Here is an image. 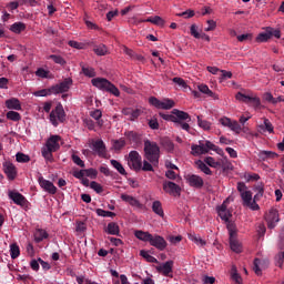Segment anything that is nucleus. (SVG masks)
Segmentation results:
<instances>
[{"label":"nucleus","instance_id":"1","mask_svg":"<svg viewBox=\"0 0 284 284\" xmlns=\"http://www.w3.org/2000/svg\"><path fill=\"white\" fill-rule=\"evenodd\" d=\"M237 192H240L241 199H242V205L244 207H248V210H252L253 212H257V210H261V206H258V203H256V197H253L252 191L247 190V185L243 182L237 183Z\"/></svg>","mask_w":284,"mask_h":284},{"label":"nucleus","instance_id":"2","mask_svg":"<svg viewBox=\"0 0 284 284\" xmlns=\"http://www.w3.org/2000/svg\"><path fill=\"white\" fill-rule=\"evenodd\" d=\"M210 150L216 152V154H220V156H223L224 154L223 149L216 146L210 140L199 141V144H193L191 146V152L193 156H201V154H207Z\"/></svg>","mask_w":284,"mask_h":284},{"label":"nucleus","instance_id":"3","mask_svg":"<svg viewBox=\"0 0 284 284\" xmlns=\"http://www.w3.org/2000/svg\"><path fill=\"white\" fill-rule=\"evenodd\" d=\"M226 230L229 232V243L230 248L235 254H241L243 252V243L239 241V230L236 229V224L234 222H227Z\"/></svg>","mask_w":284,"mask_h":284},{"label":"nucleus","instance_id":"4","mask_svg":"<svg viewBox=\"0 0 284 284\" xmlns=\"http://www.w3.org/2000/svg\"><path fill=\"white\" fill-rule=\"evenodd\" d=\"M161 155V149L156 142L150 140L144 141V156L152 165H159V156Z\"/></svg>","mask_w":284,"mask_h":284},{"label":"nucleus","instance_id":"5","mask_svg":"<svg viewBox=\"0 0 284 284\" xmlns=\"http://www.w3.org/2000/svg\"><path fill=\"white\" fill-rule=\"evenodd\" d=\"M91 83L94 88H98V90H102L103 92H109L110 94H113V97H121V92L119 91V88H116V85H114L108 79L94 78L91 80Z\"/></svg>","mask_w":284,"mask_h":284},{"label":"nucleus","instance_id":"6","mask_svg":"<svg viewBox=\"0 0 284 284\" xmlns=\"http://www.w3.org/2000/svg\"><path fill=\"white\" fill-rule=\"evenodd\" d=\"M236 101H240V103H246V105H250L251 108H260L261 106V98L256 97L254 93H243L237 92L235 95Z\"/></svg>","mask_w":284,"mask_h":284},{"label":"nucleus","instance_id":"7","mask_svg":"<svg viewBox=\"0 0 284 284\" xmlns=\"http://www.w3.org/2000/svg\"><path fill=\"white\" fill-rule=\"evenodd\" d=\"M50 123L57 128L59 123H63L65 121V110H63V105L58 104L49 115Z\"/></svg>","mask_w":284,"mask_h":284},{"label":"nucleus","instance_id":"8","mask_svg":"<svg viewBox=\"0 0 284 284\" xmlns=\"http://www.w3.org/2000/svg\"><path fill=\"white\" fill-rule=\"evenodd\" d=\"M125 161L130 170H134V172H141L143 160L141 154H139L136 151H131L129 156H125Z\"/></svg>","mask_w":284,"mask_h":284},{"label":"nucleus","instance_id":"9","mask_svg":"<svg viewBox=\"0 0 284 284\" xmlns=\"http://www.w3.org/2000/svg\"><path fill=\"white\" fill-rule=\"evenodd\" d=\"M149 103L158 110H172L174 102L171 99L159 100L155 97L149 99Z\"/></svg>","mask_w":284,"mask_h":284},{"label":"nucleus","instance_id":"10","mask_svg":"<svg viewBox=\"0 0 284 284\" xmlns=\"http://www.w3.org/2000/svg\"><path fill=\"white\" fill-rule=\"evenodd\" d=\"M223 128H230L235 134H241V124L236 120H232L227 116H223L219 120Z\"/></svg>","mask_w":284,"mask_h":284},{"label":"nucleus","instance_id":"11","mask_svg":"<svg viewBox=\"0 0 284 284\" xmlns=\"http://www.w3.org/2000/svg\"><path fill=\"white\" fill-rule=\"evenodd\" d=\"M204 163L209 165L210 168H223V170L230 169V161H227V158H224L222 161H216L212 156H207L204 159Z\"/></svg>","mask_w":284,"mask_h":284},{"label":"nucleus","instance_id":"12","mask_svg":"<svg viewBox=\"0 0 284 284\" xmlns=\"http://www.w3.org/2000/svg\"><path fill=\"white\" fill-rule=\"evenodd\" d=\"M38 183L44 192H48V194H57V186L50 180H45L40 175L38 178Z\"/></svg>","mask_w":284,"mask_h":284},{"label":"nucleus","instance_id":"13","mask_svg":"<svg viewBox=\"0 0 284 284\" xmlns=\"http://www.w3.org/2000/svg\"><path fill=\"white\" fill-rule=\"evenodd\" d=\"M149 243L150 245H152V247L160 250V252H163V250L168 247V242L161 235H151V240L149 241Z\"/></svg>","mask_w":284,"mask_h":284},{"label":"nucleus","instance_id":"14","mask_svg":"<svg viewBox=\"0 0 284 284\" xmlns=\"http://www.w3.org/2000/svg\"><path fill=\"white\" fill-rule=\"evenodd\" d=\"M281 219L278 217V210L271 209L268 213L266 214V223L270 227V230H274L276 227V223H278Z\"/></svg>","mask_w":284,"mask_h":284},{"label":"nucleus","instance_id":"15","mask_svg":"<svg viewBox=\"0 0 284 284\" xmlns=\"http://www.w3.org/2000/svg\"><path fill=\"white\" fill-rule=\"evenodd\" d=\"M70 85H72V79H65L61 83L51 88L53 90V94H63V92H68L70 90Z\"/></svg>","mask_w":284,"mask_h":284},{"label":"nucleus","instance_id":"16","mask_svg":"<svg viewBox=\"0 0 284 284\" xmlns=\"http://www.w3.org/2000/svg\"><path fill=\"white\" fill-rule=\"evenodd\" d=\"M163 190L166 194H171V196H179L181 194V186L174 182H164Z\"/></svg>","mask_w":284,"mask_h":284},{"label":"nucleus","instance_id":"17","mask_svg":"<svg viewBox=\"0 0 284 284\" xmlns=\"http://www.w3.org/2000/svg\"><path fill=\"white\" fill-rule=\"evenodd\" d=\"M2 168H3L4 174H7V179H9V181H14V179H17V166H14V164H12V162H4L2 164Z\"/></svg>","mask_w":284,"mask_h":284},{"label":"nucleus","instance_id":"18","mask_svg":"<svg viewBox=\"0 0 284 284\" xmlns=\"http://www.w3.org/2000/svg\"><path fill=\"white\" fill-rule=\"evenodd\" d=\"M268 265H270L268 260L255 258L253 271L257 276H261V274H263V270H267Z\"/></svg>","mask_w":284,"mask_h":284},{"label":"nucleus","instance_id":"19","mask_svg":"<svg viewBox=\"0 0 284 284\" xmlns=\"http://www.w3.org/2000/svg\"><path fill=\"white\" fill-rule=\"evenodd\" d=\"M174 267V261H166L165 263L160 264L156 266V271L160 272L163 276H171L172 270Z\"/></svg>","mask_w":284,"mask_h":284},{"label":"nucleus","instance_id":"20","mask_svg":"<svg viewBox=\"0 0 284 284\" xmlns=\"http://www.w3.org/2000/svg\"><path fill=\"white\" fill-rule=\"evenodd\" d=\"M91 149L93 152H97L98 156H101L102 159H105V155L108 154L105 151V143L103 140H97L92 143Z\"/></svg>","mask_w":284,"mask_h":284},{"label":"nucleus","instance_id":"21","mask_svg":"<svg viewBox=\"0 0 284 284\" xmlns=\"http://www.w3.org/2000/svg\"><path fill=\"white\" fill-rule=\"evenodd\" d=\"M225 203H227V200H225L223 204L217 207V214L220 219H222V221H225L227 223V221L232 219V212L227 210V205Z\"/></svg>","mask_w":284,"mask_h":284},{"label":"nucleus","instance_id":"22","mask_svg":"<svg viewBox=\"0 0 284 284\" xmlns=\"http://www.w3.org/2000/svg\"><path fill=\"white\" fill-rule=\"evenodd\" d=\"M122 114L126 116L129 121H136L139 116H141V110L140 109H132V108H124L122 110Z\"/></svg>","mask_w":284,"mask_h":284},{"label":"nucleus","instance_id":"23","mask_svg":"<svg viewBox=\"0 0 284 284\" xmlns=\"http://www.w3.org/2000/svg\"><path fill=\"white\" fill-rule=\"evenodd\" d=\"M59 141H61V136L59 135H51L47 142H45V146L51 149L53 152H57V150H59V148H61V145L59 144Z\"/></svg>","mask_w":284,"mask_h":284},{"label":"nucleus","instance_id":"24","mask_svg":"<svg viewBox=\"0 0 284 284\" xmlns=\"http://www.w3.org/2000/svg\"><path fill=\"white\" fill-rule=\"evenodd\" d=\"M257 132H260V134H265V132L273 134L274 125H272V122L268 119H264L263 124L257 125Z\"/></svg>","mask_w":284,"mask_h":284},{"label":"nucleus","instance_id":"25","mask_svg":"<svg viewBox=\"0 0 284 284\" xmlns=\"http://www.w3.org/2000/svg\"><path fill=\"white\" fill-rule=\"evenodd\" d=\"M8 196L16 203V205H26V197L21 193L9 191Z\"/></svg>","mask_w":284,"mask_h":284},{"label":"nucleus","instance_id":"26","mask_svg":"<svg viewBox=\"0 0 284 284\" xmlns=\"http://www.w3.org/2000/svg\"><path fill=\"white\" fill-rule=\"evenodd\" d=\"M186 181L189 183V185H191V187H203V178L199 176V175H187Z\"/></svg>","mask_w":284,"mask_h":284},{"label":"nucleus","instance_id":"27","mask_svg":"<svg viewBox=\"0 0 284 284\" xmlns=\"http://www.w3.org/2000/svg\"><path fill=\"white\" fill-rule=\"evenodd\" d=\"M172 114H174L176 119L175 123H181V121H192V118H190L187 112L181 111L179 109H173Z\"/></svg>","mask_w":284,"mask_h":284},{"label":"nucleus","instance_id":"28","mask_svg":"<svg viewBox=\"0 0 284 284\" xmlns=\"http://www.w3.org/2000/svg\"><path fill=\"white\" fill-rule=\"evenodd\" d=\"M189 239L192 241V243H195L197 247H205L207 245V242L196 233H189Z\"/></svg>","mask_w":284,"mask_h":284},{"label":"nucleus","instance_id":"29","mask_svg":"<svg viewBox=\"0 0 284 284\" xmlns=\"http://www.w3.org/2000/svg\"><path fill=\"white\" fill-rule=\"evenodd\" d=\"M121 199L124 203H129L132 207H141V202L136 200V197L129 195V194H121Z\"/></svg>","mask_w":284,"mask_h":284},{"label":"nucleus","instance_id":"30","mask_svg":"<svg viewBox=\"0 0 284 284\" xmlns=\"http://www.w3.org/2000/svg\"><path fill=\"white\" fill-rule=\"evenodd\" d=\"M6 108L8 110H21V102L17 98H12L6 101Z\"/></svg>","mask_w":284,"mask_h":284},{"label":"nucleus","instance_id":"31","mask_svg":"<svg viewBox=\"0 0 284 284\" xmlns=\"http://www.w3.org/2000/svg\"><path fill=\"white\" fill-rule=\"evenodd\" d=\"M33 236L36 243H41V241H45V239H48V232L43 229H37Z\"/></svg>","mask_w":284,"mask_h":284},{"label":"nucleus","instance_id":"32","mask_svg":"<svg viewBox=\"0 0 284 284\" xmlns=\"http://www.w3.org/2000/svg\"><path fill=\"white\" fill-rule=\"evenodd\" d=\"M134 236L139 239V241H143L144 243H150L152 239V234L150 232L144 231H135Z\"/></svg>","mask_w":284,"mask_h":284},{"label":"nucleus","instance_id":"33","mask_svg":"<svg viewBox=\"0 0 284 284\" xmlns=\"http://www.w3.org/2000/svg\"><path fill=\"white\" fill-rule=\"evenodd\" d=\"M197 89L200 90V92H202V94H206L207 97H211L212 99H215V100L219 99V95L212 92V90H210V87H207L206 84H200L197 85Z\"/></svg>","mask_w":284,"mask_h":284},{"label":"nucleus","instance_id":"34","mask_svg":"<svg viewBox=\"0 0 284 284\" xmlns=\"http://www.w3.org/2000/svg\"><path fill=\"white\" fill-rule=\"evenodd\" d=\"M152 210L154 214H156L158 216H161V219L165 216V212H163V205L161 204V201H154L152 203Z\"/></svg>","mask_w":284,"mask_h":284},{"label":"nucleus","instance_id":"35","mask_svg":"<svg viewBox=\"0 0 284 284\" xmlns=\"http://www.w3.org/2000/svg\"><path fill=\"white\" fill-rule=\"evenodd\" d=\"M41 152L47 163H52V161H54V158L52 156V152L54 151L52 149H49V146L44 145Z\"/></svg>","mask_w":284,"mask_h":284},{"label":"nucleus","instance_id":"36","mask_svg":"<svg viewBox=\"0 0 284 284\" xmlns=\"http://www.w3.org/2000/svg\"><path fill=\"white\" fill-rule=\"evenodd\" d=\"M272 39V28H267L265 32H262L257 36V41L260 43H265Z\"/></svg>","mask_w":284,"mask_h":284},{"label":"nucleus","instance_id":"37","mask_svg":"<svg viewBox=\"0 0 284 284\" xmlns=\"http://www.w3.org/2000/svg\"><path fill=\"white\" fill-rule=\"evenodd\" d=\"M111 165L119 172V174H122V176H125L128 172L125 171V168H123V164L116 160H111L110 161Z\"/></svg>","mask_w":284,"mask_h":284},{"label":"nucleus","instance_id":"38","mask_svg":"<svg viewBox=\"0 0 284 284\" xmlns=\"http://www.w3.org/2000/svg\"><path fill=\"white\" fill-rule=\"evenodd\" d=\"M90 116H92V119H94L95 121H98V125L100 128L103 126V120H101V116H103V112H101V110L95 109L93 111L90 112Z\"/></svg>","mask_w":284,"mask_h":284},{"label":"nucleus","instance_id":"39","mask_svg":"<svg viewBox=\"0 0 284 284\" xmlns=\"http://www.w3.org/2000/svg\"><path fill=\"white\" fill-rule=\"evenodd\" d=\"M93 52L98 57H105L108 54V47L105 44H98L93 48Z\"/></svg>","mask_w":284,"mask_h":284},{"label":"nucleus","instance_id":"40","mask_svg":"<svg viewBox=\"0 0 284 284\" xmlns=\"http://www.w3.org/2000/svg\"><path fill=\"white\" fill-rule=\"evenodd\" d=\"M197 119V125L199 128H201L202 130H211L212 129V122L207 121V120H203L201 119V115L196 116Z\"/></svg>","mask_w":284,"mask_h":284},{"label":"nucleus","instance_id":"41","mask_svg":"<svg viewBox=\"0 0 284 284\" xmlns=\"http://www.w3.org/2000/svg\"><path fill=\"white\" fill-rule=\"evenodd\" d=\"M143 21L146 23H153V26H165V21L163 20V18L159 16L148 18L146 20H143Z\"/></svg>","mask_w":284,"mask_h":284},{"label":"nucleus","instance_id":"42","mask_svg":"<svg viewBox=\"0 0 284 284\" xmlns=\"http://www.w3.org/2000/svg\"><path fill=\"white\" fill-rule=\"evenodd\" d=\"M11 32H14V34H21L23 30H26V23L23 22H16L10 28Z\"/></svg>","mask_w":284,"mask_h":284},{"label":"nucleus","instance_id":"43","mask_svg":"<svg viewBox=\"0 0 284 284\" xmlns=\"http://www.w3.org/2000/svg\"><path fill=\"white\" fill-rule=\"evenodd\" d=\"M231 278L234 281L235 284H243V278L236 271V266H232L231 268Z\"/></svg>","mask_w":284,"mask_h":284},{"label":"nucleus","instance_id":"44","mask_svg":"<svg viewBox=\"0 0 284 284\" xmlns=\"http://www.w3.org/2000/svg\"><path fill=\"white\" fill-rule=\"evenodd\" d=\"M108 234H111L112 236H118L119 234V224L111 222L106 226Z\"/></svg>","mask_w":284,"mask_h":284},{"label":"nucleus","instance_id":"45","mask_svg":"<svg viewBox=\"0 0 284 284\" xmlns=\"http://www.w3.org/2000/svg\"><path fill=\"white\" fill-rule=\"evenodd\" d=\"M254 191L256 192L255 200L260 201L261 199H263V194H265V187L263 185V183H258L255 187Z\"/></svg>","mask_w":284,"mask_h":284},{"label":"nucleus","instance_id":"46","mask_svg":"<svg viewBox=\"0 0 284 284\" xmlns=\"http://www.w3.org/2000/svg\"><path fill=\"white\" fill-rule=\"evenodd\" d=\"M195 165H197L199 170H201V172H203L204 174L211 175L212 174V170L209 169L207 164H205V162L197 160L195 162Z\"/></svg>","mask_w":284,"mask_h":284},{"label":"nucleus","instance_id":"47","mask_svg":"<svg viewBox=\"0 0 284 284\" xmlns=\"http://www.w3.org/2000/svg\"><path fill=\"white\" fill-rule=\"evenodd\" d=\"M95 213L98 216H102L103 219H112V216H116L114 212L105 211L103 209H97Z\"/></svg>","mask_w":284,"mask_h":284},{"label":"nucleus","instance_id":"48","mask_svg":"<svg viewBox=\"0 0 284 284\" xmlns=\"http://www.w3.org/2000/svg\"><path fill=\"white\" fill-rule=\"evenodd\" d=\"M51 94H54L52 87L49 89H42V90L36 91L33 93V97H51Z\"/></svg>","mask_w":284,"mask_h":284},{"label":"nucleus","instance_id":"49","mask_svg":"<svg viewBox=\"0 0 284 284\" xmlns=\"http://www.w3.org/2000/svg\"><path fill=\"white\" fill-rule=\"evenodd\" d=\"M21 255V250L19 248V245L17 244H11L10 245V256L11 258H19V256Z\"/></svg>","mask_w":284,"mask_h":284},{"label":"nucleus","instance_id":"50","mask_svg":"<svg viewBox=\"0 0 284 284\" xmlns=\"http://www.w3.org/2000/svg\"><path fill=\"white\" fill-rule=\"evenodd\" d=\"M82 72L84 77H89L90 79L97 77V71H94V68L92 67H82Z\"/></svg>","mask_w":284,"mask_h":284},{"label":"nucleus","instance_id":"51","mask_svg":"<svg viewBox=\"0 0 284 284\" xmlns=\"http://www.w3.org/2000/svg\"><path fill=\"white\" fill-rule=\"evenodd\" d=\"M7 119L9 121H21V114L19 112H16V111H9L7 112Z\"/></svg>","mask_w":284,"mask_h":284},{"label":"nucleus","instance_id":"52","mask_svg":"<svg viewBox=\"0 0 284 284\" xmlns=\"http://www.w3.org/2000/svg\"><path fill=\"white\" fill-rule=\"evenodd\" d=\"M140 255H142V257L145 258L149 263H159V260L150 255V252L148 251H140Z\"/></svg>","mask_w":284,"mask_h":284},{"label":"nucleus","instance_id":"53","mask_svg":"<svg viewBox=\"0 0 284 284\" xmlns=\"http://www.w3.org/2000/svg\"><path fill=\"white\" fill-rule=\"evenodd\" d=\"M36 77H39V79H50V71H48L43 68H39L36 71Z\"/></svg>","mask_w":284,"mask_h":284},{"label":"nucleus","instance_id":"54","mask_svg":"<svg viewBox=\"0 0 284 284\" xmlns=\"http://www.w3.org/2000/svg\"><path fill=\"white\" fill-rule=\"evenodd\" d=\"M16 160H17L18 163H29L30 155H26L23 153H17L16 154Z\"/></svg>","mask_w":284,"mask_h":284},{"label":"nucleus","instance_id":"55","mask_svg":"<svg viewBox=\"0 0 284 284\" xmlns=\"http://www.w3.org/2000/svg\"><path fill=\"white\" fill-rule=\"evenodd\" d=\"M90 187H91V190L97 192V194H101V192H103V186L97 181H92L90 183Z\"/></svg>","mask_w":284,"mask_h":284},{"label":"nucleus","instance_id":"56","mask_svg":"<svg viewBox=\"0 0 284 284\" xmlns=\"http://www.w3.org/2000/svg\"><path fill=\"white\" fill-rule=\"evenodd\" d=\"M194 14H195L194 10L187 9L186 11H183L181 13H176V17H183V19H192Z\"/></svg>","mask_w":284,"mask_h":284},{"label":"nucleus","instance_id":"57","mask_svg":"<svg viewBox=\"0 0 284 284\" xmlns=\"http://www.w3.org/2000/svg\"><path fill=\"white\" fill-rule=\"evenodd\" d=\"M191 36L194 37V39H201V32H199V27L196 24H192L190 28Z\"/></svg>","mask_w":284,"mask_h":284},{"label":"nucleus","instance_id":"58","mask_svg":"<svg viewBox=\"0 0 284 284\" xmlns=\"http://www.w3.org/2000/svg\"><path fill=\"white\" fill-rule=\"evenodd\" d=\"M160 116L161 119H163L164 121H171V123H176V116H174V113L172 114H165V113H161L160 112Z\"/></svg>","mask_w":284,"mask_h":284},{"label":"nucleus","instance_id":"59","mask_svg":"<svg viewBox=\"0 0 284 284\" xmlns=\"http://www.w3.org/2000/svg\"><path fill=\"white\" fill-rule=\"evenodd\" d=\"M49 58H51L52 61H54V63H58L59 65H65V59H63V57L61 55L51 54Z\"/></svg>","mask_w":284,"mask_h":284},{"label":"nucleus","instance_id":"60","mask_svg":"<svg viewBox=\"0 0 284 284\" xmlns=\"http://www.w3.org/2000/svg\"><path fill=\"white\" fill-rule=\"evenodd\" d=\"M206 23H207V27L204 28V32H213V30H216V21L207 20Z\"/></svg>","mask_w":284,"mask_h":284},{"label":"nucleus","instance_id":"61","mask_svg":"<svg viewBox=\"0 0 284 284\" xmlns=\"http://www.w3.org/2000/svg\"><path fill=\"white\" fill-rule=\"evenodd\" d=\"M85 176H89V179H97L99 172L95 169H84Z\"/></svg>","mask_w":284,"mask_h":284},{"label":"nucleus","instance_id":"62","mask_svg":"<svg viewBox=\"0 0 284 284\" xmlns=\"http://www.w3.org/2000/svg\"><path fill=\"white\" fill-rule=\"evenodd\" d=\"M173 83H176L180 88L187 89V83H185V80L183 78H173Z\"/></svg>","mask_w":284,"mask_h":284},{"label":"nucleus","instance_id":"63","mask_svg":"<svg viewBox=\"0 0 284 284\" xmlns=\"http://www.w3.org/2000/svg\"><path fill=\"white\" fill-rule=\"evenodd\" d=\"M113 148H114V150H121L122 148H125V140L120 139V140L114 141Z\"/></svg>","mask_w":284,"mask_h":284},{"label":"nucleus","instance_id":"64","mask_svg":"<svg viewBox=\"0 0 284 284\" xmlns=\"http://www.w3.org/2000/svg\"><path fill=\"white\" fill-rule=\"evenodd\" d=\"M74 179H79L80 181L85 178V170H77L73 171Z\"/></svg>","mask_w":284,"mask_h":284}]
</instances>
